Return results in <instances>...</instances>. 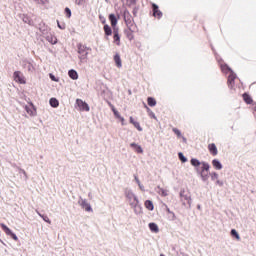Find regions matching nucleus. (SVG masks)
I'll list each match as a JSON object with an SVG mask.
<instances>
[{
    "mask_svg": "<svg viewBox=\"0 0 256 256\" xmlns=\"http://www.w3.org/2000/svg\"><path fill=\"white\" fill-rule=\"evenodd\" d=\"M219 65H220V69L222 71V73H230L228 76V87L229 89H233V87H235V80L237 79V74H235V72L233 71V69H231V67H229V65H227L226 63H221V61H219Z\"/></svg>",
    "mask_w": 256,
    "mask_h": 256,
    "instance_id": "1",
    "label": "nucleus"
},
{
    "mask_svg": "<svg viewBox=\"0 0 256 256\" xmlns=\"http://www.w3.org/2000/svg\"><path fill=\"white\" fill-rule=\"evenodd\" d=\"M124 22L129 29V31H135L137 25H135V20H133V16H131V13L129 10H124L123 12Z\"/></svg>",
    "mask_w": 256,
    "mask_h": 256,
    "instance_id": "2",
    "label": "nucleus"
},
{
    "mask_svg": "<svg viewBox=\"0 0 256 256\" xmlns=\"http://www.w3.org/2000/svg\"><path fill=\"white\" fill-rule=\"evenodd\" d=\"M125 197L128 199L131 207H139V198L133 193V190H125Z\"/></svg>",
    "mask_w": 256,
    "mask_h": 256,
    "instance_id": "3",
    "label": "nucleus"
},
{
    "mask_svg": "<svg viewBox=\"0 0 256 256\" xmlns=\"http://www.w3.org/2000/svg\"><path fill=\"white\" fill-rule=\"evenodd\" d=\"M180 199L184 207H191V196L185 193V190L180 191Z\"/></svg>",
    "mask_w": 256,
    "mask_h": 256,
    "instance_id": "4",
    "label": "nucleus"
},
{
    "mask_svg": "<svg viewBox=\"0 0 256 256\" xmlns=\"http://www.w3.org/2000/svg\"><path fill=\"white\" fill-rule=\"evenodd\" d=\"M78 204L80 205V207H82V209H84L88 213H92L93 208L91 207V204L87 202V199H83L82 197H80L78 200Z\"/></svg>",
    "mask_w": 256,
    "mask_h": 256,
    "instance_id": "5",
    "label": "nucleus"
},
{
    "mask_svg": "<svg viewBox=\"0 0 256 256\" xmlns=\"http://www.w3.org/2000/svg\"><path fill=\"white\" fill-rule=\"evenodd\" d=\"M0 227L3 229L4 233H6V235L11 237L14 241H18L19 240V238L17 237V234L13 233V231L11 229H9V227H7V225L2 223V224H0Z\"/></svg>",
    "mask_w": 256,
    "mask_h": 256,
    "instance_id": "6",
    "label": "nucleus"
},
{
    "mask_svg": "<svg viewBox=\"0 0 256 256\" xmlns=\"http://www.w3.org/2000/svg\"><path fill=\"white\" fill-rule=\"evenodd\" d=\"M211 169V166L207 162H202L201 168H196L197 175H203V173H207Z\"/></svg>",
    "mask_w": 256,
    "mask_h": 256,
    "instance_id": "7",
    "label": "nucleus"
},
{
    "mask_svg": "<svg viewBox=\"0 0 256 256\" xmlns=\"http://www.w3.org/2000/svg\"><path fill=\"white\" fill-rule=\"evenodd\" d=\"M152 15L153 17H156V19H161L163 17V12L159 10V5L152 3Z\"/></svg>",
    "mask_w": 256,
    "mask_h": 256,
    "instance_id": "8",
    "label": "nucleus"
},
{
    "mask_svg": "<svg viewBox=\"0 0 256 256\" xmlns=\"http://www.w3.org/2000/svg\"><path fill=\"white\" fill-rule=\"evenodd\" d=\"M22 67L24 69H27L28 73H34L35 72V66H33V63L29 60H23L22 61Z\"/></svg>",
    "mask_w": 256,
    "mask_h": 256,
    "instance_id": "9",
    "label": "nucleus"
},
{
    "mask_svg": "<svg viewBox=\"0 0 256 256\" xmlns=\"http://www.w3.org/2000/svg\"><path fill=\"white\" fill-rule=\"evenodd\" d=\"M76 104L78 105L80 111H90L89 104H87V102L77 99Z\"/></svg>",
    "mask_w": 256,
    "mask_h": 256,
    "instance_id": "10",
    "label": "nucleus"
},
{
    "mask_svg": "<svg viewBox=\"0 0 256 256\" xmlns=\"http://www.w3.org/2000/svg\"><path fill=\"white\" fill-rule=\"evenodd\" d=\"M13 77H14V81H16V83L25 85V78H23V76H21V71H15L13 73Z\"/></svg>",
    "mask_w": 256,
    "mask_h": 256,
    "instance_id": "11",
    "label": "nucleus"
},
{
    "mask_svg": "<svg viewBox=\"0 0 256 256\" xmlns=\"http://www.w3.org/2000/svg\"><path fill=\"white\" fill-rule=\"evenodd\" d=\"M77 49H78V53L80 55H85V53H89V51H91V48L90 47H87L81 43L77 44Z\"/></svg>",
    "mask_w": 256,
    "mask_h": 256,
    "instance_id": "12",
    "label": "nucleus"
},
{
    "mask_svg": "<svg viewBox=\"0 0 256 256\" xmlns=\"http://www.w3.org/2000/svg\"><path fill=\"white\" fill-rule=\"evenodd\" d=\"M39 31L42 34V37L46 38L47 35H50L51 28H49V26L42 25L40 26Z\"/></svg>",
    "mask_w": 256,
    "mask_h": 256,
    "instance_id": "13",
    "label": "nucleus"
},
{
    "mask_svg": "<svg viewBox=\"0 0 256 256\" xmlns=\"http://www.w3.org/2000/svg\"><path fill=\"white\" fill-rule=\"evenodd\" d=\"M48 43H51V45H57V37L53 35L52 32H50L46 37H44Z\"/></svg>",
    "mask_w": 256,
    "mask_h": 256,
    "instance_id": "14",
    "label": "nucleus"
},
{
    "mask_svg": "<svg viewBox=\"0 0 256 256\" xmlns=\"http://www.w3.org/2000/svg\"><path fill=\"white\" fill-rule=\"evenodd\" d=\"M68 77H70V79L73 81H77V79H79V74L75 69H71L68 71Z\"/></svg>",
    "mask_w": 256,
    "mask_h": 256,
    "instance_id": "15",
    "label": "nucleus"
},
{
    "mask_svg": "<svg viewBox=\"0 0 256 256\" xmlns=\"http://www.w3.org/2000/svg\"><path fill=\"white\" fill-rule=\"evenodd\" d=\"M212 165L217 171H221V169H223V164H221V161H219V159L212 160Z\"/></svg>",
    "mask_w": 256,
    "mask_h": 256,
    "instance_id": "16",
    "label": "nucleus"
},
{
    "mask_svg": "<svg viewBox=\"0 0 256 256\" xmlns=\"http://www.w3.org/2000/svg\"><path fill=\"white\" fill-rule=\"evenodd\" d=\"M108 19L111 23V27L117 26L119 20L117 19V16H115V14H109Z\"/></svg>",
    "mask_w": 256,
    "mask_h": 256,
    "instance_id": "17",
    "label": "nucleus"
},
{
    "mask_svg": "<svg viewBox=\"0 0 256 256\" xmlns=\"http://www.w3.org/2000/svg\"><path fill=\"white\" fill-rule=\"evenodd\" d=\"M114 62L116 63V67L121 69L123 67V63L121 62V56L117 53L114 55Z\"/></svg>",
    "mask_w": 256,
    "mask_h": 256,
    "instance_id": "18",
    "label": "nucleus"
},
{
    "mask_svg": "<svg viewBox=\"0 0 256 256\" xmlns=\"http://www.w3.org/2000/svg\"><path fill=\"white\" fill-rule=\"evenodd\" d=\"M148 227L152 233H159V226L155 222H151L148 224Z\"/></svg>",
    "mask_w": 256,
    "mask_h": 256,
    "instance_id": "19",
    "label": "nucleus"
},
{
    "mask_svg": "<svg viewBox=\"0 0 256 256\" xmlns=\"http://www.w3.org/2000/svg\"><path fill=\"white\" fill-rule=\"evenodd\" d=\"M130 147H132V149H134L136 151V153H143V148L141 147V145H139L135 142H132L130 144Z\"/></svg>",
    "mask_w": 256,
    "mask_h": 256,
    "instance_id": "20",
    "label": "nucleus"
},
{
    "mask_svg": "<svg viewBox=\"0 0 256 256\" xmlns=\"http://www.w3.org/2000/svg\"><path fill=\"white\" fill-rule=\"evenodd\" d=\"M104 33L107 37H110V35H113V29H111V26H109V24L104 25Z\"/></svg>",
    "mask_w": 256,
    "mask_h": 256,
    "instance_id": "21",
    "label": "nucleus"
},
{
    "mask_svg": "<svg viewBox=\"0 0 256 256\" xmlns=\"http://www.w3.org/2000/svg\"><path fill=\"white\" fill-rule=\"evenodd\" d=\"M190 163H191L192 167H196V169L199 168L200 165H203V162L199 161V159H197V158H192L190 160Z\"/></svg>",
    "mask_w": 256,
    "mask_h": 256,
    "instance_id": "22",
    "label": "nucleus"
},
{
    "mask_svg": "<svg viewBox=\"0 0 256 256\" xmlns=\"http://www.w3.org/2000/svg\"><path fill=\"white\" fill-rule=\"evenodd\" d=\"M208 149L212 155H214V156L217 155L218 151H217V146L215 145V143L209 144Z\"/></svg>",
    "mask_w": 256,
    "mask_h": 256,
    "instance_id": "23",
    "label": "nucleus"
},
{
    "mask_svg": "<svg viewBox=\"0 0 256 256\" xmlns=\"http://www.w3.org/2000/svg\"><path fill=\"white\" fill-rule=\"evenodd\" d=\"M49 104H50V106H52L54 109H57V107H59V100H57V98H50Z\"/></svg>",
    "mask_w": 256,
    "mask_h": 256,
    "instance_id": "24",
    "label": "nucleus"
},
{
    "mask_svg": "<svg viewBox=\"0 0 256 256\" xmlns=\"http://www.w3.org/2000/svg\"><path fill=\"white\" fill-rule=\"evenodd\" d=\"M144 205L146 209H148V211H153V209H155V206L153 205V201L151 200H146Z\"/></svg>",
    "mask_w": 256,
    "mask_h": 256,
    "instance_id": "25",
    "label": "nucleus"
},
{
    "mask_svg": "<svg viewBox=\"0 0 256 256\" xmlns=\"http://www.w3.org/2000/svg\"><path fill=\"white\" fill-rule=\"evenodd\" d=\"M243 99L247 105H251V103H253V98H251V96L247 93L243 94Z\"/></svg>",
    "mask_w": 256,
    "mask_h": 256,
    "instance_id": "26",
    "label": "nucleus"
},
{
    "mask_svg": "<svg viewBox=\"0 0 256 256\" xmlns=\"http://www.w3.org/2000/svg\"><path fill=\"white\" fill-rule=\"evenodd\" d=\"M17 171L20 175V177L24 180L27 181L28 177H27V172H25V170L21 169V168H17Z\"/></svg>",
    "mask_w": 256,
    "mask_h": 256,
    "instance_id": "27",
    "label": "nucleus"
},
{
    "mask_svg": "<svg viewBox=\"0 0 256 256\" xmlns=\"http://www.w3.org/2000/svg\"><path fill=\"white\" fill-rule=\"evenodd\" d=\"M157 189V193L160 194L161 197H167V195H169V192L166 189L160 188L159 186Z\"/></svg>",
    "mask_w": 256,
    "mask_h": 256,
    "instance_id": "28",
    "label": "nucleus"
},
{
    "mask_svg": "<svg viewBox=\"0 0 256 256\" xmlns=\"http://www.w3.org/2000/svg\"><path fill=\"white\" fill-rule=\"evenodd\" d=\"M147 103H148L149 107H155V105H157V100H155V98H153V97H148Z\"/></svg>",
    "mask_w": 256,
    "mask_h": 256,
    "instance_id": "29",
    "label": "nucleus"
},
{
    "mask_svg": "<svg viewBox=\"0 0 256 256\" xmlns=\"http://www.w3.org/2000/svg\"><path fill=\"white\" fill-rule=\"evenodd\" d=\"M230 235H231L232 237H234V239H237V241H240V240H241V236H239V232H237V230H235V229H232V230L230 231Z\"/></svg>",
    "mask_w": 256,
    "mask_h": 256,
    "instance_id": "30",
    "label": "nucleus"
},
{
    "mask_svg": "<svg viewBox=\"0 0 256 256\" xmlns=\"http://www.w3.org/2000/svg\"><path fill=\"white\" fill-rule=\"evenodd\" d=\"M145 108H146V111H147L149 117H151V119H157V116L155 115L154 112L151 111V108H149L148 106H145Z\"/></svg>",
    "mask_w": 256,
    "mask_h": 256,
    "instance_id": "31",
    "label": "nucleus"
},
{
    "mask_svg": "<svg viewBox=\"0 0 256 256\" xmlns=\"http://www.w3.org/2000/svg\"><path fill=\"white\" fill-rule=\"evenodd\" d=\"M111 109L116 119H120L122 117L121 114H119V111L115 109V106H111Z\"/></svg>",
    "mask_w": 256,
    "mask_h": 256,
    "instance_id": "32",
    "label": "nucleus"
},
{
    "mask_svg": "<svg viewBox=\"0 0 256 256\" xmlns=\"http://www.w3.org/2000/svg\"><path fill=\"white\" fill-rule=\"evenodd\" d=\"M199 177H201L203 183H207V181H209V174L205 172L203 174H200Z\"/></svg>",
    "mask_w": 256,
    "mask_h": 256,
    "instance_id": "33",
    "label": "nucleus"
},
{
    "mask_svg": "<svg viewBox=\"0 0 256 256\" xmlns=\"http://www.w3.org/2000/svg\"><path fill=\"white\" fill-rule=\"evenodd\" d=\"M114 43H116V45H121V36L119 34H114Z\"/></svg>",
    "mask_w": 256,
    "mask_h": 256,
    "instance_id": "34",
    "label": "nucleus"
},
{
    "mask_svg": "<svg viewBox=\"0 0 256 256\" xmlns=\"http://www.w3.org/2000/svg\"><path fill=\"white\" fill-rule=\"evenodd\" d=\"M178 158L181 160L182 163H187V157H185L183 152L178 153Z\"/></svg>",
    "mask_w": 256,
    "mask_h": 256,
    "instance_id": "35",
    "label": "nucleus"
},
{
    "mask_svg": "<svg viewBox=\"0 0 256 256\" xmlns=\"http://www.w3.org/2000/svg\"><path fill=\"white\" fill-rule=\"evenodd\" d=\"M209 175L211 177V181H217L219 179V174L217 172H212Z\"/></svg>",
    "mask_w": 256,
    "mask_h": 256,
    "instance_id": "36",
    "label": "nucleus"
},
{
    "mask_svg": "<svg viewBox=\"0 0 256 256\" xmlns=\"http://www.w3.org/2000/svg\"><path fill=\"white\" fill-rule=\"evenodd\" d=\"M88 55H89V52H85V54H80V56L78 57L80 59V63H83V61L87 59Z\"/></svg>",
    "mask_w": 256,
    "mask_h": 256,
    "instance_id": "37",
    "label": "nucleus"
},
{
    "mask_svg": "<svg viewBox=\"0 0 256 256\" xmlns=\"http://www.w3.org/2000/svg\"><path fill=\"white\" fill-rule=\"evenodd\" d=\"M25 111L28 113V115H33V113H35V109L31 108L30 106H25Z\"/></svg>",
    "mask_w": 256,
    "mask_h": 256,
    "instance_id": "38",
    "label": "nucleus"
},
{
    "mask_svg": "<svg viewBox=\"0 0 256 256\" xmlns=\"http://www.w3.org/2000/svg\"><path fill=\"white\" fill-rule=\"evenodd\" d=\"M87 0H74L75 5H78L79 7H83L85 5Z\"/></svg>",
    "mask_w": 256,
    "mask_h": 256,
    "instance_id": "39",
    "label": "nucleus"
},
{
    "mask_svg": "<svg viewBox=\"0 0 256 256\" xmlns=\"http://www.w3.org/2000/svg\"><path fill=\"white\" fill-rule=\"evenodd\" d=\"M41 219H43V221H45V223H49V225H51V219H49L48 215H40Z\"/></svg>",
    "mask_w": 256,
    "mask_h": 256,
    "instance_id": "40",
    "label": "nucleus"
},
{
    "mask_svg": "<svg viewBox=\"0 0 256 256\" xmlns=\"http://www.w3.org/2000/svg\"><path fill=\"white\" fill-rule=\"evenodd\" d=\"M134 32H135V31H131V30H129V29L125 31V33H126L128 39H130V41H131V39H133V33H134Z\"/></svg>",
    "mask_w": 256,
    "mask_h": 256,
    "instance_id": "41",
    "label": "nucleus"
},
{
    "mask_svg": "<svg viewBox=\"0 0 256 256\" xmlns=\"http://www.w3.org/2000/svg\"><path fill=\"white\" fill-rule=\"evenodd\" d=\"M134 209V213H136V215H139V213H141V204L138 203V207H132Z\"/></svg>",
    "mask_w": 256,
    "mask_h": 256,
    "instance_id": "42",
    "label": "nucleus"
},
{
    "mask_svg": "<svg viewBox=\"0 0 256 256\" xmlns=\"http://www.w3.org/2000/svg\"><path fill=\"white\" fill-rule=\"evenodd\" d=\"M57 27L58 29L65 30V22H59V20H57Z\"/></svg>",
    "mask_w": 256,
    "mask_h": 256,
    "instance_id": "43",
    "label": "nucleus"
},
{
    "mask_svg": "<svg viewBox=\"0 0 256 256\" xmlns=\"http://www.w3.org/2000/svg\"><path fill=\"white\" fill-rule=\"evenodd\" d=\"M173 133H175V135H177V137H183V135L181 134V130L177 129V128H173Z\"/></svg>",
    "mask_w": 256,
    "mask_h": 256,
    "instance_id": "44",
    "label": "nucleus"
},
{
    "mask_svg": "<svg viewBox=\"0 0 256 256\" xmlns=\"http://www.w3.org/2000/svg\"><path fill=\"white\" fill-rule=\"evenodd\" d=\"M64 11H65L66 17H68V19H70V17H71V9L69 7H66Z\"/></svg>",
    "mask_w": 256,
    "mask_h": 256,
    "instance_id": "45",
    "label": "nucleus"
},
{
    "mask_svg": "<svg viewBox=\"0 0 256 256\" xmlns=\"http://www.w3.org/2000/svg\"><path fill=\"white\" fill-rule=\"evenodd\" d=\"M133 125L138 131H143V128L141 127V124H139V122L136 121Z\"/></svg>",
    "mask_w": 256,
    "mask_h": 256,
    "instance_id": "46",
    "label": "nucleus"
},
{
    "mask_svg": "<svg viewBox=\"0 0 256 256\" xmlns=\"http://www.w3.org/2000/svg\"><path fill=\"white\" fill-rule=\"evenodd\" d=\"M35 3H37L38 5H46L48 3L47 0H34Z\"/></svg>",
    "mask_w": 256,
    "mask_h": 256,
    "instance_id": "47",
    "label": "nucleus"
},
{
    "mask_svg": "<svg viewBox=\"0 0 256 256\" xmlns=\"http://www.w3.org/2000/svg\"><path fill=\"white\" fill-rule=\"evenodd\" d=\"M112 28H113V35H119V27L112 26Z\"/></svg>",
    "mask_w": 256,
    "mask_h": 256,
    "instance_id": "48",
    "label": "nucleus"
},
{
    "mask_svg": "<svg viewBox=\"0 0 256 256\" xmlns=\"http://www.w3.org/2000/svg\"><path fill=\"white\" fill-rule=\"evenodd\" d=\"M99 19L103 25H105V23H107V19L103 15H99Z\"/></svg>",
    "mask_w": 256,
    "mask_h": 256,
    "instance_id": "49",
    "label": "nucleus"
},
{
    "mask_svg": "<svg viewBox=\"0 0 256 256\" xmlns=\"http://www.w3.org/2000/svg\"><path fill=\"white\" fill-rule=\"evenodd\" d=\"M216 185H218V187H223V185H225V183L222 180H216Z\"/></svg>",
    "mask_w": 256,
    "mask_h": 256,
    "instance_id": "50",
    "label": "nucleus"
},
{
    "mask_svg": "<svg viewBox=\"0 0 256 256\" xmlns=\"http://www.w3.org/2000/svg\"><path fill=\"white\" fill-rule=\"evenodd\" d=\"M49 77L51 79V81H59V79H57V77H55V75H53L52 73L49 74Z\"/></svg>",
    "mask_w": 256,
    "mask_h": 256,
    "instance_id": "51",
    "label": "nucleus"
},
{
    "mask_svg": "<svg viewBox=\"0 0 256 256\" xmlns=\"http://www.w3.org/2000/svg\"><path fill=\"white\" fill-rule=\"evenodd\" d=\"M170 215H171V216H170V220H171V221H175V219H177V216H175V213H174V212H172Z\"/></svg>",
    "mask_w": 256,
    "mask_h": 256,
    "instance_id": "52",
    "label": "nucleus"
},
{
    "mask_svg": "<svg viewBox=\"0 0 256 256\" xmlns=\"http://www.w3.org/2000/svg\"><path fill=\"white\" fill-rule=\"evenodd\" d=\"M134 179L137 185H141V181L139 180V177H137V175H134Z\"/></svg>",
    "mask_w": 256,
    "mask_h": 256,
    "instance_id": "53",
    "label": "nucleus"
},
{
    "mask_svg": "<svg viewBox=\"0 0 256 256\" xmlns=\"http://www.w3.org/2000/svg\"><path fill=\"white\" fill-rule=\"evenodd\" d=\"M118 119L121 121L122 125H125V118H123V116H120Z\"/></svg>",
    "mask_w": 256,
    "mask_h": 256,
    "instance_id": "54",
    "label": "nucleus"
},
{
    "mask_svg": "<svg viewBox=\"0 0 256 256\" xmlns=\"http://www.w3.org/2000/svg\"><path fill=\"white\" fill-rule=\"evenodd\" d=\"M130 123L132 125H134L136 123L135 119L133 118V116H130Z\"/></svg>",
    "mask_w": 256,
    "mask_h": 256,
    "instance_id": "55",
    "label": "nucleus"
},
{
    "mask_svg": "<svg viewBox=\"0 0 256 256\" xmlns=\"http://www.w3.org/2000/svg\"><path fill=\"white\" fill-rule=\"evenodd\" d=\"M139 189L142 191H145V186H143V184L138 185Z\"/></svg>",
    "mask_w": 256,
    "mask_h": 256,
    "instance_id": "56",
    "label": "nucleus"
},
{
    "mask_svg": "<svg viewBox=\"0 0 256 256\" xmlns=\"http://www.w3.org/2000/svg\"><path fill=\"white\" fill-rule=\"evenodd\" d=\"M132 13H133V15H134L135 17H137V9H136V8L133 9Z\"/></svg>",
    "mask_w": 256,
    "mask_h": 256,
    "instance_id": "57",
    "label": "nucleus"
},
{
    "mask_svg": "<svg viewBox=\"0 0 256 256\" xmlns=\"http://www.w3.org/2000/svg\"><path fill=\"white\" fill-rule=\"evenodd\" d=\"M166 211H167V213H169L170 215L173 213V211H171V209H169V207H166Z\"/></svg>",
    "mask_w": 256,
    "mask_h": 256,
    "instance_id": "58",
    "label": "nucleus"
},
{
    "mask_svg": "<svg viewBox=\"0 0 256 256\" xmlns=\"http://www.w3.org/2000/svg\"><path fill=\"white\" fill-rule=\"evenodd\" d=\"M179 256H189V255L185 252H180Z\"/></svg>",
    "mask_w": 256,
    "mask_h": 256,
    "instance_id": "59",
    "label": "nucleus"
},
{
    "mask_svg": "<svg viewBox=\"0 0 256 256\" xmlns=\"http://www.w3.org/2000/svg\"><path fill=\"white\" fill-rule=\"evenodd\" d=\"M129 2L131 3V5H135V3H137V0H129Z\"/></svg>",
    "mask_w": 256,
    "mask_h": 256,
    "instance_id": "60",
    "label": "nucleus"
},
{
    "mask_svg": "<svg viewBox=\"0 0 256 256\" xmlns=\"http://www.w3.org/2000/svg\"><path fill=\"white\" fill-rule=\"evenodd\" d=\"M181 138H182L183 143H187V138H185L184 136H182Z\"/></svg>",
    "mask_w": 256,
    "mask_h": 256,
    "instance_id": "61",
    "label": "nucleus"
},
{
    "mask_svg": "<svg viewBox=\"0 0 256 256\" xmlns=\"http://www.w3.org/2000/svg\"><path fill=\"white\" fill-rule=\"evenodd\" d=\"M37 214L39 215V217H41V215H45V214H41V212H37Z\"/></svg>",
    "mask_w": 256,
    "mask_h": 256,
    "instance_id": "62",
    "label": "nucleus"
},
{
    "mask_svg": "<svg viewBox=\"0 0 256 256\" xmlns=\"http://www.w3.org/2000/svg\"><path fill=\"white\" fill-rule=\"evenodd\" d=\"M37 214L39 215V217H41V215H45V214H41V212H37Z\"/></svg>",
    "mask_w": 256,
    "mask_h": 256,
    "instance_id": "63",
    "label": "nucleus"
},
{
    "mask_svg": "<svg viewBox=\"0 0 256 256\" xmlns=\"http://www.w3.org/2000/svg\"><path fill=\"white\" fill-rule=\"evenodd\" d=\"M160 256H165L164 254H161Z\"/></svg>",
    "mask_w": 256,
    "mask_h": 256,
    "instance_id": "64",
    "label": "nucleus"
}]
</instances>
